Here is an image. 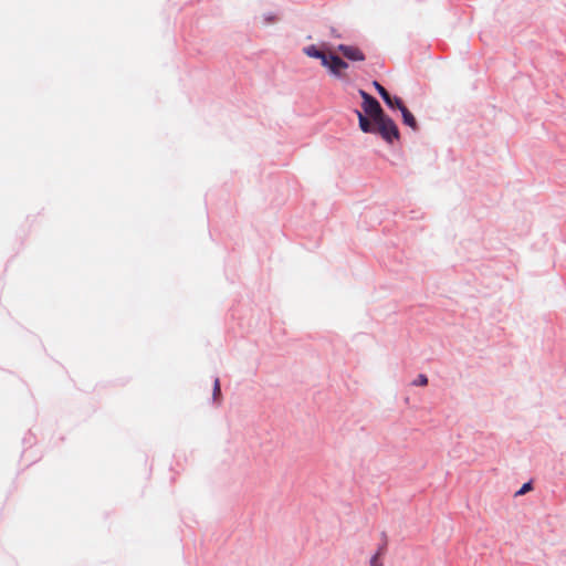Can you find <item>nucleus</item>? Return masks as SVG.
I'll list each match as a JSON object with an SVG mask.
<instances>
[{"label":"nucleus","instance_id":"4","mask_svg":"<svg viewBox=\"0 0 566 566\" xmlns=\"http://www.w3.org/2000/svg\"><path fill=\"white\" fill-rule=\"evenodd\" d=\"M337 51L340 52L344 57L349 61L359 62L365 60V54L363 51L354 45L339 44L337 46Z\"/></svg>","mask_w":566,"mask_h":566},{"label":"nucleus","instance_id":"14","mask_svg":"<svg viewBox=\"0 0 566 566\" xmlns=\"http://www.w3.org/2000/svg\"><path fill=\"white\" fill-rule=\"evenodd\" d=\"M378 552H380V553H381V555H382V554H384V552H385V546H381V547L378 549Z\"/></svg>","mask_w":566,"mask_h":566},{"label":"nucleus","instance_id":"3","mask_svg":"<svg viewBox=\"0 0 566 566\" xmlns=\"http://www.w3.org/2000/svg\"><path fill=\"white\" fill-rule=\"evenodd\" d=\"M326 63L327 64H323V66L327 67L335 76H342L344 70L348 67V64L344 60L332 52L327 54Z\"/></svg>","mask_w":566,"mask_h":566},{"label":"nucleus","instance_id":"13","mask_svg":"<svg viewBox=\"0 0 566 566\" xmlns=\"http://www.w3.org/2000/svg\"><path fill=\"white\" fill-rule=\"evenodd\" d=\"M396 101L398 102H402L399 97H396V96H391L390 95V104H387L389 107L394 108V107H397L396 105Z\"/></svg>","mask_w":566,"mask_h":566},{"label":"nucleus","instance_id":"12","mask_svg":"<svg viewBox=\"0 0 566 566\" xmlns=\"http://www.w3.org/2000/svg\"><path fill=\"white\" fill-rule=\"evenodd\" d=\"M532 490V483L531 482H527L525 484H523V486L516 492V496L518 495H523L525 494L526 492L531 491Z\"/></svg>","mask_w":566,"mask_h":566},{"label":"nucleus","instance_id":"11","mask_svg":"<svg viewBox=\"0 0 566 566\" xmlns=\"http://www.w3.org/2000/svg\"><path fill=\"white\" fill-rule=\"evenodd\" d=\"M381 553L377 552L374 556H371L369 566H382V562L380 560Z\"/></svg>","mask_w":566,"mask_h":566},{"label":"nucleus","instance_id":"9","mask_svg":"<svg viewBox=\"0 0 566 566\" xmlns=\"http://www.w3.org/2000/svg\"><path fill=\"white\" fill-rule=\"evenodd\" d=\"M221 398V387L218 378L214 379L213 384V399L219 402Z\"/></svg>","mask_w":566,"mask_h":566},{"label":"nucleus","instance_id":"10","mask_svg":"<svg viewBox=\"0 0 566 566\" xmlns=\"http://www.w3.org/2000/svg\"><path fill=\"white\" fill-rule=\"evenodd\" d=\"M413 386H427L428 377L423 374L418 375V377L412 381Z\"/></svg>","mask_w":566,"mask_h":566},{"label":"nucleus","instance_id":"7","mask_svg":"<svg viewBox=\"0 0 566 566\" xmlns=\"http://www.w3.org/2000/svg\"><path fill=\"white\" fill-rule=\"evenodd\" d=\"M358 122H359V128L364 133H374L376 132V127L371 124V122L359 111H356Z\"/></svg>","mask_w":566,"mask_h":566},{"label":"nucleus","instance_id":"6","mask_svg":"<svg viewBox=\"0 0 566 566\" xmlns=\"http://www.w3.org/2000/svg\"><path fill=\"white\" fill-rule=\"evenodd\" d=\"M303 51L310 57L319 59L322 62V65L327 64L326 56L328 53H326L322 50H318L315 45H308V46L304 48Z\"/></svg>","mask_w":566,"mask_h":566},{"label":"nucleus","instance_id":"1","mask_svg":"<svg viewBox=\"0 0 566 566\" xmlns=\"http://www.w3.org/2000/svg\"><path fill=\"white\" fill-rule=\"evenodd\" d=\"M376 132L380 134V136L388 143H392L394 139L399 138V130L395 122L384 115L378 120L375 122Z\"/></svg>","mask_w":566,"mask_h":566},{"label":"nucleus","instance_id":"5","mask_svg":"<svg viewBox=\"0 0 566 566\" xmlns=\"http://www.w3.org/2000/svg\"><path fill=\"white\" fill-rule=\"evenodd\" d=\"M396 105L397 108L401 112L403 124L416 130L418 128V125L415 116L409 112V109L403 105L402 102L396 101Z\"/></svg>","mask_w":566,"mask_h":566},{"label":"nucleus","instance_id":"2","mask_svg":"<svg viewBox=\"0 0 566 566\" xmlns=\"http://www.w3.org/2000/svg\"><path fill=\"white\" fill-rule=\"evenodd\" d=\"M359 95L363 98L364 112L373 118L374 123L376 120H378L380 117H382L384 115H386L384 113L380 104L378 103V101L375 97H373L371 95H369L367 92H365L363 90L359 91Z\"/></svg>","mask_w":566,"mask_h":566},{"label":"nucleus","instance_id":"8","mask_svg":"<svg viewBox=\"0 0 566 566\" xmlns=\"http://www.w3.org/2000/svg\"><path fill=\"white\" fill-rule=\"evenodd\" d=\"M374 86L381 96V98L384 99V102L386 104H390V94L387 92V90L376 81L374 82Z\"/></svg>","mask_w":566,"mask_h":566}]
</instances>
